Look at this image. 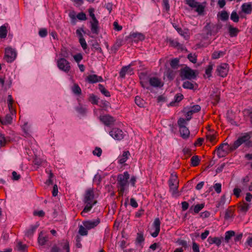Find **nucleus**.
I'll return each instance as SVG.
<instances>
[{
	"label": "nucleus",
	"mask_w": 252,
	"mask_h": 252,
	"mask_svg": "<svg viewBox=\"0 0 252 252\" xmlns=\"http://www.w3.org/2000/svg\"><path fill=\"white\" fill-rule=\"evenodd\" d=\"M83 202L85 206L81 212L82 216H84L85 213L89 212L95 204L97 201L94 199V194L93 189L90 188L86 190L84 194Z\"/></svg>",
	"instance_id": "obj_1"
},
{
	"label": "nucleus",
	"mask_w": 252,
	"mask_h": 252,
	"mask_svg": "<svg viewBox=\"0 0 252 252\" xmlns=\"http://www.w3.org/2000/svg\"><path fill=\"white\" fill-rule=\"evenodd\" d=\"M69 242L67 240L63 239L54 245L50 250V252H69Z\"/></svg>",
	"instance_id": "obj_2"
},
{
	"label": "nucleus",
	"mask_w": 252,
	"mask_h": 252,
	"mask_svg": "<svg viewBox=\"0 0 252 252\" xmlns=\"http://www.w3.org/2000/svg\"><path fill=\"white\" fill-rule=\"evenodd\" d=\"M129 174L127 172H125L123 174H120L118 176V188H121V191L125 192L128 187V180Z\"/></svg>",
	"instance_id": "obj_3"
},
{
	"label": "nucleus",
	"mask_w": 252,
	"mask_h": 252,
	"mask_svg": "<svg viewBox=\"0 0 252 252\" xmlns=\"http://www.w3.org/2000/svg\"><path fill=\"white\" fill-rule=\"evenodd\" d=\"M251 138L250 134L248 133H245L244 134L239 137L237 140H236L233 145H232L230 149L232 151L238 148L241 145L246 143L248 145V142L249 143V140Z\"/></svg>",
	"instance_id": "obj_4"
},
{
	"label": "nucleus",
	"mask_w": 252,
	"mask_h": 252,
	"mask_svg": "<svg viewBox=\"0 0 252 252\" xmlns=\"http://www.w3.org/2000/svg\"><path fill=\"white\" fill-rule=\"evenodd\" d=\"M251 138L250 134L248 133H245L244 134L239 137L237 140H236L233 145H232L230 149L232 151L238 148L241 145L246 143L248 145V142L249 143V140Z\"/></svg>",
	"instance_id": "obj_5"
},
{
	"label": "nucleus",
	"mask_w": 252,
	"mask_h": 252,
	"mask_svg": "<svg viewBox=\"0 0 252 252\" xmlns=\"http://www.w3.org/2000/svg\"><path fill=\"white\" fill-rule=\"evenodd\" d=\"M251 138L250 134L248 133H245L244 134L239 137L237 140H236L233 145H232L230 149L232 151L238 148L241 145L246 143L248 145V142L249 143V140Z\"/></svg>",
	"instance_id": "obj_6"
},
{
	"label": "nucleus",
	"mask_w": 252,
	"mask_h": 252,
	"mask_svg": "<svg viewBox=\"0 0 252 252\" xmlns=\"http://www.w3.org/2000/svg\"><path fill=\"white\" fill-rule=\"evenodd\" d=\"M180 76L183 79H195L196 77L194 71L189 67L186 66L181 70Z\"/></svg>",
	"instance_id": "obj_7"
},
{
	"label": "nucleus",
	"mask_w": 252,
	"mask_h": 252,
	"mask_svg": "<svg viewBox=\"0 0 252 252\" xmlns=\"http://www.w3.org/2000/svg\"><path fill=\"white\" fill-rule=\"evenodd\" d=\"M169 186L170 190L173 195L177 193L178 188V181H177V176L173 173L171 174L169 180Z\"/></svg>",
	"instance_id": "obj_8"
},
{
	"label": "nucleus",
	"mask_w": 252,
	"mask_h": 252,
	"mask_svg": "<svg viewBox=\"0 0 252 252\" xmlns=\"http://www.w3.org/2000/svg\"><path fill=\"white\" fill-rule=\"evenodd\" d=\"M58 68L65 72H68L70 69L69 62L65 59L60 58L57 61Z\"/></svg>",
	"instance_id": "obj_9"
},
{
	"label": "nucleus",
	"mask_w": 252,
	"mask_h": 252,
	"mask_svg": "<svg viewBox=\"0 0 252 252\" xmlns=\"http://www.w3.org/2000/svg\"><path fill=\"white\" fill-rule=\"evenodd\" d=\"M16 51L11 47H7L5 50L4 59L8 63H11L16 57Z\"/></svg>",
	"instance_id": "obj_10"
},
{
	"label": "nucleus",
	"mask_w": 252,
	"mask_h": 252,
	"mask_svg": "<svg viewBox=\"0 0 252 252\" xmlns=\"http://www.w3.org/2000/svg\"><path fill=\"white\" fill-rule=\"evenodd\" d=\"M228 70V64L226 63H222L217 66L216 72L218 75L224 77L227 75Z\"/></svg>",
	"instance_id": "obj_11"
},
{
	"label": "nucleus",
	"mask_w": 252,
	"mask_h": 252,
	"mask_svg": "<svg viewBox=\"0 0 252 252\" xmlns=\"http://www.w3.org/2000/svg\"><path fill=\"white\" fill-rule=\"evenodd\" d=\"M110 135L115 139L121 140L124 138L123 131L118 128H113L110 132Z\"/></svg>",
	"instance_id": "obj_12"
},
{
	"label": "nucleus",
	"mask_w": 252,
	"mask_h": 252,
	"mask_svg": "<svg viewBox=\"0 0 252 252\" xmlns=\"http://www.w3.org/2000/svg\"><path fill=\"white\" fill-rule=\"evenodd\" d=\"M100 219L97 218L94 220H89L83 221V224L88 229L90 230L96 227L100 223Z\"/></svg>",
	"instance_id": "obj_13"
},
{
	"label": "nucleus",
	"mask_w": 252,
	"mask_h": 252,
	"mask_svg": "<svg viewBox=\"0 0 252 252\" xmlns=\"http://www.w3.org/2000/svg\"><path fill=\"white\" fill-rule=\"evenodd\" d=\"M160 221L159 218L155 219L153 224V228L155 230L154 232H151V235L154 238L157 237L160 231Z\"/></svg>",
	"instance_id": "obj_14"
},
{
	"label": "nucleus",
	"mask_w": 252,
	"mask_h": 252,
	"mask_svg": "<svg viewBox=\"0 0 252 252\" xmlns=\"http://www.w3.org/2000/svg\"><path fill=\"white\" fill-rule=\"evenodd\" d=\"M100 121L106 126L113 124L115 120L110 115H105L100 117Z\"/></svg>",
	"instance_id": "obj_15"
},
{
	"label": "nucleus",
	"mask_w": 252,
	"mask_h": 252,
	"mask_svg": "<svg viewBox=\"0 0 252 252\" xmlns=\"http://www.w3.org/2000/svg\"><path fill=\"white\" fill-rule=\"evenodd\" d=\"M224 146H228L227 143L221 144L216 149V152L219 158H222L225 157L227 154V152L223 149Z\"/></svg>",
	"instance_id": "obj_16"
},
{
	"label": "nucleus",
	"mask_w": 252,
	"mask_h": 252,
	"mask_svg": "<svg viewBox=\"0 0 252 252\" xmlns=\"http://www.w3.org/2000/svg\"><path fill=\"white\" fill-rule=\"evenodd\" d=\"M91 30L93 33L97 35L99 33V23L98 20L91 21Z\"/></svg>",
	"instance_id": "obj_17"
},
{
	"label": "nucleus",
	"mask_w": 252,
	"mask_h": 252,
	"mask_svg": "<svg viewBox=\"0 0 252 252\" xmlns=\"http://www.w3.org/2000/svg\"><path fill=\"white\" fill-rule=\"evenodd\" d=\"M223 240V237H212L211 236L209 237L207 241L210 244H216L218 247H219L222 242V241Z\"/></svg>",
	"instance_id": "obj_18"
},
{
	"label": "nucleus",
	"mask_w": 252,
	"mask_h": 252,
	"mask_svg": "<svg viewBox=\"0 0 252 252\" xmlns=\"http://www.w3.org/2000/svg\"><path fill=\"white\" fill-rule=\"evenodd\" d=\"M87 81L90 83H95L98 82H102L103 79L101 76L96 74L89 75L87 78Z\"/></svg>",
	"instance_id": "obj_19"
},
{
	"label": "nucleus",
	"mask_w": 252,
	"mask_h": 252,
	"mask_svg": "<svg viewBox=\"0 0 252 252\" xmlns=\"http://www.w3.org/2000/svg\"><path fill=\"white\" fill-rule=\"evenodd\" d=\"M149 83L151 86L154 87H161L163 86L160 80L155 77L149 79Z\"/></svg>",
	"instance_id": "obj_20"
},
{
	"label": "nucleus",
	"mask_w": 252,
	"mask_h": 252,
	"mask_svg": "<svg viewBox=\"0 0 252 252\" xmlns=\"http://www.w3.org/2000/svg\"><path fill=\"white\" fill-rule=\"evenodd\" d=\"M241 8L242 11L245 14H251L252 11V4L251 2L244 3Z\"/></svg>",
	"instance_id": "obj_21"
},
{
	"label": "nucleus",
	"mask_w": 252,
	"mask_h": 252,
	"mask_svg": "<svg viewBox=\"0 0 252 252\" xmlns=\"http://www.w3.org/2000/svg\"><path fill=\"white\" fill-rule=\"evenodd\" d=\"M179 131L181 136L183 139H187L189 138L190 134V132L188 128H187L186 126H182L179 128Z\"/></svg>",
	"instance_id": "obj_22"
},
{
	"label": "nucleus",
	"mask_w": 252,
	"mask_h": 252,
	"mask_svg": "<svg viewBox=\"0 0 252 252\" xmlns=\"http://www.w3.org/2000/svg\"><path fill=\"white\" fill-rule=\"evenodd\" d=\"M204 207V204L201 203L197 204L195 206H191L189 208V212L192 213V211L195 214L198 213Z\"/></svg>",
	"instance_id": "obj_23"
},
{
	"label": "nucleus",
	"mask_w": 252,
	"mask_h": 252,
	"mask_svg": "<svg viewBox=\"0 0 252 252\" xmlns=\"http://www.w3.org/2000/svg\"><path fill=\"white\" fill-rule=\"evenodd\" d=\"M12 118L11 114H6L4 119H2L0 117V122L1 124L4 125L10 124L12 122Z\"/></svg>",
	"instance_id": "obj_24"
},
{
	"label": "nucleus",
	"mask_w": 252,
	"mask_h": 252,
	"mask_svg": "<svg viewBox=\"0 0 252 252\" xmlns=\"http://www.w3.org/2000/svg\"><path fill=\"white\" fill-rule=\"evenodd\" d=\"M48 240V237L47 236H44L42 233L41 232L38 236V242L40 245L43 246L44 245L46 242Z\"/></svg>",
	"instance_id": "obj_25"
},
{
	"label": "nucleus",
	"mask_w": 252,
	"mask_h": 252,
	"mask_svg": "<svg viewBox=\"0 0 252 252\" xmlns=\"http://www.w3.org/2000/svg\"><path fill=\"white\" fill-rule=\"evenodd\" d=\"M90 45L91 46V48L92 49H94L95 50L97 51L99 53H102V49L100 47L99 45L96 40H92L91 41H90Z\"/></svg>",
	"instance_id": "obj_26"
},
{
	"label": "nucleus",
	"mask_w": 252,
	"mask_h": 252,
	"mask_svg": "<svg viewBox=\"0 0 252 252\" xmlns=\"http://www.w3.org/2000/svg\"><path fill=\"white\" fill-rule=\"evenodd\" d=\"M130 155L129 151L124 152L123 155L119 157V163L120 164L124 163L128 158V156Z\"/></svg>",
	"instance_id": "obj_27"
},
{
	"label": "nucleus",
	"mask_w": 252,
	"mask_h": 252,
	"mask_svg": "<svg viewBox=\"0 0 252 252\" xmlns=\"http://www.w3.org/2000/svg\"><path fill=\"white\" fill-rule=\"evenodd\" d=\"M238 208L241 212L246 213L249 210L250 205L249 204L243 201L239 204Z\"/></svg>",
	"instance_id": "obj_28"
},
{
	"label": "nucleus",
	"mask_w": 252,
	"mask_h": 252,
	"mask_svg": "<svg viewBox=\"0 0 252 252\" xmlns=\"http://www.w3.org/2000/svg\"><path fill=\"white\" fill-rule=\"evenodd\" d=\"M228 32L231 37H235L239 32V30L236 28L233 27L231 25H229Z\"/></svg>",
	"instance_id": "obj_29"
},
{
	"label": "nucleus",
	"mask_w": 252,
	"mask_h": 252,
	"mask_svg": "<svg viewBox=\"0 0 252 252\" xmlns=\"http://www.w3.org/2000/svg\"><path fill=\"white\" fill-rule=\"evenodd\" d=\"M38 226V225H32L31 227L27 230L26 235L28 237H31Z\"/></svg>",
	"instance_id": "obj_30"
},
{
	"label": "nucleus",
	"mask_w": 252,
	"mask_h": 252,
	"mask_svg": "<svg viewBox=\"0 0 252 252\" xmlns=\"http://www.w3.org/2000/svg\"><path fill=\"white\" fill-rule=\"evenodd\" d=\"M177 32L182 36H183L186 39H188L189 38V33L188 30L185 29L183 30L181 28H178L177 29Z\"/></svg>",
	"instance_id": "obj_31"
},
{
	"label": "nucleus",
	"mask_w": 252,
	"mask_h": 252,
	"mask_svg": "<svg viewBox=\"0 0 252 252\" xmlns=\"http://www.w3.org/2000/svg\"><path fill=\"white\" fill-rule=\"evenodd\" d=\"M130 36L136 41H142L145 38L144 35L141 33H133L131 34Z\"/></svg>",
	"instance_id": "obj_32"
},
{
	"label": "nucleus",
	"mask_w": 252,
	"mask_h": 252,
	"mask_svg": "<svg viewBox=\"0 0 252 252\" xmlns=\"http://www.w3.org/2000/svg\"><path fill=\"white\" fill-rule=\"evenodd\" d=\"M235 235V232L232 230L227 231L225 233L224 241L225 243H228L229 240L232 236Z\"/></svg>",
	"instance_id": "obj_33"
},
{
	"label": "nucleus",
	"mask_w": 252,
	"mask_h": 252,
	"mask_svg": "<svg viewBox=\"0 0 252 252\" xmlns=\"http://www.w3.org/2000/svg\"><path fill=\"white\" fill-rule=\"evenodd\" d=\"M183 95L181 94H177L174 98V101H173L170 103V106H174L176 102H179L183 99Z\"/></svg>",
	"instance_id": "obj_34"
},
{
	"label": "nucleus",
	"mask_w": 252,
	"mask_h": 252,
	"mask_svg": "<svg viewBox=\"0 0 252 252\" xmlns=\"http://www.w3.org/2000/svg\"><path fill=\"white\" fill-rule=\"evenodd\" d=\"M7 30L5 25L2 26L0 27V38H5L7 35Z\"/></svg>",
	"instance_id": "obj_35"
},
{
	"label": "nucleus",
	"mask_w": 252,
	"mask_h": 252,
	"mask_svg": "<svg viewBox=\"0 0 252 252\" xmlns=\"http://www.w3.org/2000/svg\"><path fill=\"white\" fill-rule=\"evenodd\" d=\"M88 229L83 225L79 226L78 233L81 236H86L88 234Z\"/></svg>",
	"instance_id": "obj_36"
},
{
	"label": "nucleus",
	"mask_w": 252,
	"mask_h": 252,
	"mask_svg": "<svg viewBox=\"0 0 252 252\" xmlns=\"http://www.w3.org/2000/svg\"><path fill=\"white\" fill-rule=\"evenodd\" d=\"M60 55L62 57V58H68L69 57V52L66 48L63 47L61 49Z\"/></svg>",
	"instance_id": "obj_37"
},
{
	"label": "nucleus",
	"mask_w": 252,
	"mask_h": 252,
	"mask_svg": "<svg viewBox=\"0 0 252 252\" xmlns=\"http://www.w3.org/2000/svg\"><path fill=\"white\" fill-rule=\"evenodd\" d=\"M135 103L140 107H144L145 105V101L143 99H141L138 96H136L135 98Z\"/></svg>",
	"instance_id": "obj_38"
},
{
	"label": "nucleus",
	"mask_w": 252,
	"mask_h": 252,
	"mask_svg": "<svg viewBox=\"0 0 252 252\" xmlns=\"http://www.w3.org/2000/svg\"><path fill=\"white\" fill-rule=\"evenodd\" d=\"M200 162V159L197 156H193L191 158V163L193 166H197Z\"/></svg>",
	"instance_id": "obj_39"
},
{
	"label": "nucleus",
	"mask_w": 252,
	"mask_h": 252,
	"mask_svg": "<svg viewBox=\"0 0 252 252\" xmlns=\"http://www.w3.org/2000/svg\"><path fill=\"white\" fill-rule=\"evenodd\" d=\"M130 68V65L125 66L122 67L120 72V76L121 78H125L126 73Z\"/></svg>",
	"instance_id": "obj_40"
},
{
	"label": "nucleus",
	"mask_w": 252,
	"mask_h": 252,
	"mask_svg": "<svg viewBox=\"0 0 252 252\" xmlns=\"http://www.w3.org/2000/svg\"><path fill=\"white\" fill-rule=\"evenodd\" d=\"M179 60L177 58H175L172 60L170 62V66L172 68L177 69L179 66Z\"/></svg>",
	"instance_id": "obj_41"
},
{
	"label": "nucleus",
	"mask_w": 252,
	"mask_h": 252,
	"mask_svg": "<svg viewBox=\"0 0 252 252\" xmlns=\"http://www.w3.org/2000/svg\"><path fill=\"white\" fill-rule=\"evenodd\" d=\"M73 93L79 95L81 94V89L78 84H75L72 88Z\"/></svg>",
	"instance_id": "obj_42"
},
{
	"label": "nucleus",
	"mask_w": 252,
	"mask_h": 252,
	"mask_svg": "<svg viewBox=\"0 0 252 252\" xmlns=\"http://www.w3.org/2000/svg\"><path fill=\"white\" fill-rule=\"evenodd\" d=\"M144 238L143 233L142 232H138L137 233V237L136 238V242L138 244H141L144 241Z\"/></svg>",
	"instance_id": "obj_43"
},
{
	"label": "nucleus",
	"mask_w": 252,
	"mask_h": 252,
	"mask_svg": "<svg viewBox=\"0 0 252 252\" xmlns=\"http://www.w3.org/2000/svg\"><path fill=\"white\" fill-rule=\"evenodd\" d=\"M213 188L217 193H220L221 191V185L220 183H216L212 187H210V189L211 190Z\"/></svg>",
	"instance_id": "obj_44"
},
{
	"label": "nucleus",
	"mask_w": 252,
	"mask_h": 252,
	"mask_svg": "<svg viewBox=\"0 0 252 252\" xmlns=\"http://www.w3.org/2000/svg\"><path fill=\"white\" fill-rule=\"evenodd\" d=\"M230 19L234 22L237 23L239 20V16L235 11H233L230 15Z\"/></svg>",
	"instance_id": "obj_45"
},
{
	"label": "nucleus",
	"mask_w": 252,
	"mask_h": 252,
	"mask_svg": "<svg viewBox=\"0 0 252 252\" xmlns=\"http://www.w3.org/2000/svg\"><path fill=\"white\" fill-rule=\"evenodd\" d=\"M234 212L231 209H227L225 211L224 218L225 220H228L233 216Z\"/></svg>",
	"instance_id": "obj_46"
},
{
	"label": "nucleus",
	"mask_w": 252,
	"mask_h": 252,
	"mask_svg": "<svg viewBox=\"0 0 252 252\" xmlns=\"http://www.w3.org/2000/svg\"><path fill=\"white\" fill-rule=\"evenodd\" d=\"M122 44L121 42H117L115 44H114L113 46L111 48V53H116L118 51L119 48L121 46Z\"/></svg>",
	"instance_id": "obj_47"
},
{
	"label": "nucleus",
	"mask_w": 252,
	"mask_h": 252,
	"mask_svg": "<svg viewBox=\"0 0 252 252\" xmlns=\"http://www.w3.org/2000/svg\"><path fill=\"white\" fill-rule=\"evenodd\" d=\"M183 87L185 89H193L194 88V85L191 82L187 81L184 82Z\"/></svg>",
	"instance_id": "obj_48"
},
{
	"label": "nucleus",
	"mask_w": 252,
	"mask_h": 252,
	"mask_svg": "<svg viewBox=\"0 0 252 252\" xmlns=\"http://www.w3.org/2000/svg\"><path fill=\"white\" fill-rule=\"evenodd\" d=\"M195 11L198 12L199 14H202L204 11L205 6L202 4H199L198 2L197 4V6Z\"/></svg>",
	"instance_id": "obj_49"
},
{
	"label": "nucleus",
	"mask_w": 252,
	"mask_h": 252,
	"mask_svg": "<svg viewBox=\"0 0 252 252\" xmlns=\"http://www.w3.org/2000/svg\"><path fill=\"white\" fill-rule=\"evenodd\" d=\"M201 109V107L199 105H194L192 106L189 111L190 113H195L199 112Z\"/></svg>",
	"instance_id": "obj_50"
},
{
	"label": "nucleus",
	"mask_w": 252,
	"mask_h": 252,
	"mask_svg": "<svg viewBox=\"0 0 252 252\" xmlns=\"http://www.w3.org/2000/svg\"><path fill=\"white\" fill-rule=\"evenodd\" d=\"M186 3L192 8H195L197 6L198 2L195 0H185Z\"/></svg>",
	"instance_id": "obj_51"
},
{
	"label": "nucleus",
	"mask_w": 252,
	"mask_h": 252,
	"mask_svg": "<svg viewBox=\"0 0 252 252\" xmlns=\"http://www.w3.org/2000/svg\"><path fill=\"white\" fill-rule=\"evenodd\" d=\"M17 248L19 251L25 252L26 251L27 246L20 242L18 243Z\"/></svg>",
	"instance_id": "obj_52"
},
{
	"label": "nucleus",
	"mask_w": 252,
	"mask_h": 252,
	"mask_svg": "<svg viewBox=\"0 0 252 252\" xmlns=\"http://www.w3.org/2000/svg\"><path fill=\"white\" fill-rule=\"evenodd\" d=\"M187 121H187L186 119L180 118L178 121V125L179 126V128H180L182 126H186V125L187 123Z\"/></svg>",
	"instance_id": "obj_53"
},
{
	"label": "nucleus",
	"mask_w": 252,
	"mask_h": 252,
	"mask_svg": "<svg viewBox=\"0 0 252 252\" xmlns=\"http://www.w3.org/2000/svg\"><path fill=\"white\" fill-rule=\"evenodd\" d=\"M224 55V53L222 51L214 52L212 55V58L213 59H217L220 57V56H223Z\"/></svg>",
	"instance_id": "obj_54"
},
{
	"label": "nucleus",
	"mask_w": 252,
	"mask_h": 252,
	"mask_svg": "<svg viewBox=\"0 0 252 252\" xmlns=\"http://www.w3.org/2000/svg\"><path fill=\"white\" fill-rule=\"evenodd\" d=\"M225 203V196L224 194V195L221 196L220 200H219V201L216 204V207L217 208H219L220 206L223 205Z\"/></svg>",
	"instance_id": "obj_55"
},
{
	"label": "nucleus",
	"mask_w": 252,
	"mask_h": 252,
	"mask_svg": "<svg viewBox=\"0 0 252 252\" xmlns=\"http://www.w3.org/2000/svg\"><path fill=\"white\" fill-rule=\"evenodd\" d=\"M220 19L222 21H226L228 20L229 15L226 11H222L220 13Z\"/></svg>",
	"instance_id": "obj_56"
},
{
	"label": "nucleus",
	"mask_w": 252,
	"mask_h": 252,
	"mask_svg": "<svg viewBox=\"0 0 252 252\" xmlns=\"http://www.w3.org/2000/svg\"><path fill=\"white\" fill-rule=\"evenodd\" d=\"M76 18L78 20H81V21H85V20H87L86 15V14L85 13H84L83 12L79 13L76 15Z\"/></svg>",
	"instance_id": "obj_57"
},
{
	"label": "nucleus",
	"mask_w": 252,
	"mask_h": 252,
	"mask_svg": "<svg viewBox=\"0 0 252 252\" xmlns=\"http://www.w3.org/2000/svg\"><path fill=\"white\" fill-rule=\"evenodd\" d=\"M88 12L89 13V15L91 17L92 20V21H95L97 20L95 16V15L94 14V9L93 8H90L88 9Z\"/></svg>",
	"instance_id": "obj_58"
},
{
	"label": "nucleus",
	"mask_w": 252,
	"mask_h": 252,
	"mask_svg": "<svg viewBox=\"0 0 252 252\" xmlns=\"http://www.w3.org/2000/svg\"><path fill=\"white\" fill-rule=\"evenodd\" d=\"M93 154L94 156L99 157L102 154V150L100 148L96 147L93 152Z\"/></svg>",
	"instance_id": "obj_59"
},
{
	"label": "nucleus",
	"mask_w": 252,
	"mask_h": 252,
	"mask_svg": "<svg viewBox=\"0 0 252 252\" xmlns=\"http://www.w3.org/2000/svg\"><path fill=\"white\" fill-rule=\"evenodd\" d=\"M188 58L192 63H196L197 61L196 56L195 55L189 54L188 56Z\"/></svg>",
	"instance_id": "obj_60"
},
{
	"label": "nucleus",
	"mask_w": 252,
	"mask_h": 252,
	"mask_svg": "<svg viewBox=\"0 0 252 252\" xmlns=\"http://www.w3.org/2000/svg\"><path fill=\"white\" fill-rule=\"evenodd\" d=\"M170 44L171 46L176 47H180L182 46V45L177 40H169Z\"/></svg>",
	"instance_id": "obj_61"
},
{
	"label": "nucleus",
	"mask_w": 252,
	"mask_h": 252,
	"mask_svg": "<svg viewBox=\"0 0 252 252\" xmlns=\"http://www.w3.org/2000/svg\"><path fill=\"white\" fill-rule=\"evenodd\" d=\"M79 43H80L81 47L84 50L87 48V44L84 38L79 39Z\"/></svg>",
	"instance_id": "obj_62"
},
{
	"label": "nucleus",
	"mask_w": 252,
	"mask_h": 252,
	"mask_svg": "<svg viewBox=\"0 0 252 252\" xmlns=\"http://www.w3.org/2000/svg\"><path fill=\"white\" fill-rule=\"evenodd\" d=\"M73 58L76 63H79L83 59V56L81 54L79 53L73 56Z\"/></svg>",
	"instance_id": "obj_63"
},
{
	"label": "nucleus",
	"mask_w": 252,
	"mask_h": 252,
	"mask_svg": "<svg viewBox=\"0 0 252 252\" xmlns=\"http://www.w3.org/2000/svg\"><path fill=\"white\" fill-rule=\"evenodd\" d=\"M192 249L193 252H200L199 245L195 242L192 243Z\"/></svg>",
	"instance_id": "obj_64"
}]
</instances>
